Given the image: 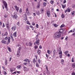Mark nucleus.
I'll return each mask as SVG.
<instances>
[{
    "label": "nucleus",
    "mask_w": 75,
    "mask_h": 75,
    "mask_svg": "<svg viewBox=\"0 0 75 75\" xmlns=\"http://www.w3.org/2000/svg\"><path fill=\"white\" fill-rule=\"evenodd\" d=\"M72 16H74L75 15V11H73L71 12Z\"/></svg>",
    "instance_id": "393cba45"
},
{
    "label": "nucleus",
    "mask_w": 75,
    "mask_h": 75,
    "mask_svg": "<svg viewBox=\"0 0 75 75\" xmlns=\"http://www.w3.org/2000/svg\"><path fill=\"white\" fill-rule=\"evenodd\" d=\"M63 8H64L66 7V4H62V5Z\"/></svg>",
    "instance_id": "f3484780"
},
{
    "label": "nucleus",
    "mask_w": 75,
    "mask_h": 75,
    "mask_svg": "<svg viewBox=\"0 0 75 75\" xmlns=\"http://www.w3.org/2000/svg\"><path fill=\"white\" fill-rule=\"evenodd\" d=\"M45 67H46V69L47 72H49V71H48V66H47V65H45Z\"/></svg>",
    "instance_id": "a211bd4d"
},
{
    "label": "nucleus",
    "mask_w": 75,
    "mask_h": 75,
    "mask_svg": "<svg viewBox=\"0 0 75 75\" xmlns=\"http://www.w3.org/2000/svg\"><path fill=\"white\" fill-rule=\"evenodd\" d=\"M23 61L24 62H28V59H25L24 60H23Z\"/></svg>",
    "instance_id": "b1692460"
},
{
    "label": "nucleus",
    "mask_w": 75,
    "mask_h": 75,
    "mask_svg": "<svg viewBox=\"0 0 75 75\" xmlns=\"http://www.w3.org/2000/svg\"><path fill=\"white\" fill-rule=\"evenodd\" d=\"M28 64V63H27V62H25V63H23V65H27Z\"/></svg>",
    "instance_id": "4c0bfd02"
},
{
    "label": "nucleus",
    "mask_w": 75,
    "mask_h": 75,
    "mask_svg": "<svg viewBox=\"0 0 75 75\" xmlns=\"http://www.w3.org/2000/svg\"><path fill=\"white\" fill-rule=\"evenodd\" d=\"M59 55H62V51H60L59 52Z\"/></svg>",
    "instance_id": "c756f323"
},
{
    "label": "nucleus",
    "mask_w": 75,
    "mask_h": 75,
    "mask_svg": "<svg viewBox=\"0 0 75 75\" xmlns=\"http://www.w3.org/2000/svg\"><path fill=\"white\" fill-rule=\"evenodd\" d=\"M17 24L18 25V26H20V23H19V22H18Z\"/></svg>",
    "instance_id": "a19ab883"
},
{
    "label": "nucleus",
    "mask_w": 75,
    "mask_h": 75,
    "mask_svg": "<svg viewBox=\"0 0 75 75\" xmlns=\"http://www.w3.org/2000/svg\"><path fill=\"white\" fill-rule=\"evenodd\" d=\"M16 56L17 57H19L20 56V51L18 50L17 52Z\"/></svg>",
    "instance_id": "7ed1b4c3"
},
{
    "label": "nucleus",
    "mask_w": 75,
    "mask_h": 75,
    "mask_svg": "<svg viewBox=\"0 0 75 75\" xmlns=\"http://www.w3.org/2000/svg\"><path fill=\"white\" fill-rule=\"evenodd\" d=\"M7 42L8 43H10L11 41H10V40H8Z\"/></svg>",
    "instance_id": "09e8293b"
},
{
    "label": "nucleus",
    "mask_w": 75,
    "mask_h": 75,
    "mask_svg": "<svg viewBox=\"0 0 75 75\" xmlns=\"http://www.w3.org/2000/svg\"><path fill=\"white\" fill-rule=\"evenodd\" d=\"M41 11L42 12V13H44V10L42 9H41Z\"/></svg>",
    "instance_id": "de8ad7c7"
},
{
    "label": "nucleus",
    "mask_w": 75,
    "mask_h": 75,
    "mask_svg": "<svg viewBox=\"0 0 75 75\" xmlns=\"http://www.w3.org/2000/svg\"><path fill=\"white\" fill-rule=\"evenodd\" d=\"M37 62V61L35 60V58H34L33 59V63H34V64H35V62Z\"/></svg>",
    "instance_id": "5701e85b"
},
{
    "label": "nucleus",
    "mask_w": 75,
    "mask_h": 75,
    "mask_svg": "<svg viewBox=\"0 0 75 75\" xmlns=\"http://www.w3.org/2000/svg\"><path fill=\"white\" fill-rule=\"evenodd\" d=\"M53 53L54 54H57V52H56V50L55 49H54L53 50Z\"/></svg>",
    "instance_id": "aec40b11"
},
{
    "label": "nucleus",
    "mask_w": 75,
    "mask_h": 75,
    "mask_svg": "<svg viewBox=\"0 0 75 75\" xmlns=\"http://www.w3.org/2000/svg\"><path fill=\"white\" fill-rule=\"evenodd\" d=\"M36 67H39V65H38V63H36Z\"/></svg>",
    "instance_id": "58836bf2"
},
{
    "label": "nucleus",
    "mask_w": 75,
    "mask_h": 75,
    "mask_svg": "<svg viewBox=\"0 0 75 75\" xmlns=\"http://www.w3.org/2000/svg\"><path fill=\"white\" fill-rule=\"evenodd\" d=\"M43 6H46V5H47V3L45 2H44L43 4Z\"/></svg>",
    "instance_id": "2f4dec72"
},
{
    "label": "nucleus",
    "mask_w": 75,
    "mask_h": 75,
    "mask_svg": "<svg viewBox=\"0 0 75 75\" xmlns=\"http://www.w3.org/2000/svg\"><path fill=\"white\" fill-rule=\"evenodd\" d=\"M55 27L57 28V27L58 26V25H57V24L55 23V24L53 25Z\"/></svg>",
    "instance_id": "a878e982"
},
{
    "label": "nucleus",
    "mask_w": 75,
    "mask_h": 75,
    "mask_svg": "<svg viewBox=\"0 0 75 75\" xmlns=\"http://www.w3.org/2000/svg\"><path fill=\"white\" fill-rule=\"evenodd\" d=\"M40 4H38L37 6V8H40Z\"/></svg>",
    "instance_id": "7c9ffc66"
},
{
    "label": "nucleus",
    "mask_w": 75,
    "mask_h": 75,
    "mask_svg": "<svg viewBox=\"0 0 75 75\" xmlns=\"http://www.w3.org/2000/svg\"><path fill=\"white\" fill-rule=\"evenodd\" d=\"M36 42L38 45H40V40L38 39L37 40H36Z\"/></svg>",
    "instance_id": "0eeeda50"
},
{
    "label": "nucleus",
    "mask_w": 75,
    "mask_h": 75,
    "mask_svg": "<svg viewBox=\"0 0 75 75\" xmlns=\"http://www.w3.org/2000/svg\"><path fill=\"white\" fill-rule=\"evenodd\" d=\"M32 25H35V23H34V22H32Z\"/></svg>",
    "instance_id": "79ce46f5"
},
{
    "label": "nucleus",
    "mask_w": 75,
    "mask_h": 75,
    "mask_svg": "<svg viewBox=\"0 0 75 75\" xmlns=\"http://www.w3.org/2000/svg\"><path fill=\"white\" fill-rule=\"evenodd\" d=\"M8 50L9 51V52H11V49H10V47H8Z\"/></svg>",
    "instance_id": "e433bc0d"
},
{
    "label": "nucleus",
    "mask_w": 75,
    "mask_h": 75,
    "mask_svg": "<svg viewBox=\"0 0 75 75\" xmlns=\"http://www.w3.org/2000/svg\"><path fill=\"white\" fill-rule=\"evenodd\" d=\"M35 13H36V14H37V15H40V11H36Z\"/></svg>",
    "instance_id": "9d476101"
},
{
    "label": "nucleus",
    "mask_w": 75,
    "mask_h": 75,
    "mask_svg": "<svg viewBox=\"0 0 75 75\" xmlns=\"http://www.w3.org/2000/svg\"><path fill=\"white\" fill-rule=\"evenodd\" d=\"M4 35H5L4 34H3V33L1 34V36H2V37H3V36H4Z\"/></svg>",
    "instance_id": "69168bd1"
},
{
    "label": "nucleus",
    "mask_w": 75,
    "mask_h": 75,
    "mask_svg": "<svg viewBox=\"0 0 75 75\" xmlns=\"http://www.w3.org/2000/svg\"><path fill=\"white\" fill-rule=\"evenodd\" d=\"M72 67H73V68H75V63H73L72 64Z\"/></svg>",
    "instance_id": "6ab92c4d"
},
{
    "label": "nucleus",
    "mask_w": 75,
    "mask_h": 75,
    "mask_svg": "<svg viewBox=\"0 0 75 75\" xmlns=\"http://www.w3.org/2000/svg\"><path fill=\"white\" fill-rule=\"evenodd\" d=\"M58 32V33H60V34H61V33H62L64 32V30L62 28L60 29L59 30V32Z\"/></svg>",
    "instance_id": "423d86ee"
},
{
    "label": "nucleus",
    "mask_w": 75,
    "mask_h": 75,
    "mask_svg": "<svg viewBox=\"0 0 75 75\" xmlns=\"http://www.w3.org/2000/svg\"><path fill=\"white\" fill-rule=\"evenodd\" d=\"M71 62H74V58H72Z\"/></svg>",
    "instance_id": "5fc2aeb1"
},
{
    "label": "nucleus",
    "mask_w": 75,
    "mask_h": 75,
    "mask_svg": "<svg viewBox=\"0 0 75 75\" xmlns=\"http://www.w3.org/2000/svg\"><path fill=\"white\" fill-rule=\"evenodd\" d=\"M4 35H6V36L8 35V33L7 32H6L4 34Z\"/></svg>",
    "instance_id": "c03bdc74"
},
{
    "label": "nucleus",
    "mask_w": 75,
    "mask_h": 75,
    "mask_svg": "<svg viewBox=\"0 0 75 75\" xmlns=\"http://www.w3.org/2000/svg\"><path fill=\"white\" fill-rule=\"evenodd\" d=\"M15 9L17 11H18L19 10V8L18 7H17V6H15Z\"/></svg>",
    "instance_id": "2eb2a0df"
},
{
    "label": "nucleus",
    "mask_w": 75,
    "mask_h": 75,
    "mask_svg": "<svg viewBox=\"0 0 75 75\" xmlns=\"http://www.w3.org/2000/svg\"><path fill=\"white\" fill-rule=\"evenodd\" d=\"M62 54H60L59 57L60 58H62Z\"/></svg>",
    "instance_id": "8fccbe9b"
},
{
    "label": "nucleus",
    "mask_w": 75,
    "mask_h": 75,
    "mask_svg": "<svg viewBox=\"0 0 75 75\" xmlns=\"http://www.w3.org/2000/svg\"><path fill=\"white\" fill-rule=\"evenodd\" d=\"M2 2L4 4L5 7H7V3H6V1H5L4 0Z\"/></svg>",
    "instance_id": "20e7f679"
},
{
    "label": "nucleus",
    "mask_w": 75,
    "mask_h": 75,
    "mask_svg": "<svg viewBox=\"0 0 75 75\" xmlns=\"http://www.w3.org/2000/svg\"><path fill=\"white\" fill-rule=\"evenodd\" d=\"M40 52H41V50H37V53L38 55H40Z\"/></svg>",
    "instance_id": "dca6fc26"
},
{
    "label": "nucleus",
    "mask_w": 75,
    "mask_h": 75,
    "mask_svg": "<svg viewBox=\"0 0 75 75\" xmlns=\"http://www.w3.org/2000/svg\"><path fill=\"white\" fill-rule=\"evenodd\" d=\"M38 62H39V63H40V62H41V60H40V59H38Z\"/></svg>",
    "instance_id": "864d4df0"
},
{
    "label": "nucleus",
    "mask_w": 75,
    "mask_h": 75,
    "mask_svg": "<svg viewBox=\"0 0 75 75\" xmlns=\"http://www.w3.org/2000/svg\"><path fill=\"white\" fill-rule=\"evenodd\" d=\"M33 43L31 42H29V46H32V44Z\"/></svg>",
    "instance_id": "bb28decb"
},
{
    "label": "nucleus",
    "mask_w": 75,
    "mask_h": 75,
    "mask_svg": "<svg viewBox=\"0 0 75 75\" xmlns=\"http://www.w3.org/2000/svg\"><path fill=\"white\" fill-rule=\"evenodd\" d=\"M5 27V25H4V24L3 23L2 25V27L3 28H4V27Z\"/></svg>",
    "instance_id": "3c124183"
},
{
    "label": "nucleus",
    "mask_w": 75,
    "mask_h": 75,
    "mask_svg": "<svg viewBox=\"0 0 75 75\" xmlns=\"http://www.w3.org/2000/svg\"><path fill=\"white\" fill-rule=\"evenodd\" d=\"M57 51L58 52H59V51H61V47H58L57 50Z\"/></svg>",
    "instance_id": "ddd939ff"
},
{
    "label": "nucleus",
    "mask_w": 75,
    "mask_h": 75,
    "mask_svg": "<svg viewBox=\"0 0 75 75\" xmlns=\"http://www.w3.org/2000/svg\"><path fill=\"white\" fill-rule=\"evenodd\" d=\"M39 48L40 49H42V47L41 46V45H40L39 46Z\"/></svg>",
    "instance_id": "6e6d98bb"
},
{
    "label": "nucleus",
    "mask_w": 75,
    "mask_h": 75,
    "mask_svg": "<svg viewBox=\"0 0 75 75\" xmlns=\"http://www.w3.org/2000/svg\"><path fill=\"white\" fill-rule=\"evenodd\" d=\"M4 40H7V36H6L4 38Z\"/></svg>",
    "instance_id": "4d7b16f0"
},
{
    "label": "nucleus",
    "mask_w": 75,
    "mask_h": 75,
    "mask_svg": "<svg viewBox=\"0 0 75 75\" xmlns=\"http://www.w3.org/2000/svg\"><path fill=\"white\" fill-rule=\"evenodd\" d=\"M66 2H67V1H66V0H64L63 1V4H65Z\"/></svg>",
    "instance_id": "603ef678"
},
{
    "label": "nucleus",
    "mask_w": 75,
    "mask_h": 75,
    "mask_svg": "<svg viewBox=\"0 0 75 75\" xmlns=\"http://www.w3.org/2000/svg\"><path fill=\"white\" fill-rule=\"evenodd\" d=\"M2 23L1 22H0V26H1L2 25Z\"/></svg>",
    "instance_id": "e2e57ef3"
},
{
    "label": "nucleus",
    "mask_w": 75,
    "mask_h": 75,
    "mask_svg": "<svg viewBox=\"0 0 75 75\" xmlns=\"http://www.w3.org/2000/svg\"><path fill=\"white\" fill-rule=\"evenodd\" d=\"M75 73L73 72L72 73V75H75Z\"/></svg>",
    "instance_id": "774afa93"
},
{
    "label": "nucleus",
    "mask_w": 75,
    "mask_h": 75,
    "mask_svg": "<svg viewBox=\"0 0 75 75\" xmlns=\"http://www.w3.org/2000/svg\"><path fill=\"white\" fill-rule=\"evenodd\" d=\"M10 70V71H11V72H13V69H9Z\"/></svg>",
    "instance_id": "680f3d73"
},
{
    "label": "nucleus",
    "mask_w": 75,
    "mask_h": 75,
    "mask_svg": "<svg viewBox=\"0 0 75 75\" xmlns=\"http://www.w3.org/2000/svg\"><path fill=\"white\" fill-rule=\"evenodd\" d=\"M72 32H73V31H72V30H71L68 32V33H72Z\"/></svg>",
    "instance_id": "13d9d810"
},
{
    "label": "nucleus",
    "mask_w": 75,
    "mask_h": 75,
    "mask_svg": "<svg viewBox=\"0 0 75 75\" xmlns=\"http://www.w3.org/2000/svg\"><path fill=\"white\" fill-rule=\"evenodd\" d=\"M6 26H9V23H8L7 22L6 24Z\"/></svg>",
    "instance_id": "f704fd0d"
},
{
    "label": "nucleus",
    "mask_w": 75,
    "mask_h": 75,
    "mask_svg": "<svg viewBox=\"0 0 75 75\" xmlns=\"http://www.w3.org/2000/svg\"><path fill=\"white\" fill-rule=\"evenodd\" d=\"M23 69L24 71H27L28 70V69L24 65L23 66Z\"/></svg>",
    "instance_id": "f03ea898"
},
{
    "label": "nucleus",
    "mask_w": 75,
    "mask_h": 75,
    "mask_svg": "<svg viewBox=\"0 0 75 75\" xmlns=\"http://www.w3.org/2000/svg\"><path fill=\"white\" fill-rule=\"evenodd\" d=\"M8 40H10V37H8V38H7Z\"/></svg>",
    "instance_id": "052dcab7"
},
{
    "label": "nucleus",
    "mask_w": 75,
    "mask_h": 75,
    "mask_svg": "<svg viewBox=\"0 0 75 75\" xmlns=\"http://www.w3.org/2000/svg\"><path fill=\"white\" fill-rule=\"evenodd\" d=\"M6 27L7 28V29H8V30H9V28H10V25L6 26Z\"/></svg>",
    "instance_id": "ea45409f"
},
{
    "label": "nucleus",
    "mask_w": 75,
    "mask_h": 75,
    "mask_svg": "<svg viewBox=\"0 0 75 75\" xmlns=\"http://www.w3.org/2000/svg\"><path fill=\"white\" fill-rule=\"evenodd\" d=\"M26 29H30V28H29V26L27 25L26 26Z\"/></svg>",
    "instance_id": "a18cd8bd"
},
{
    "label": "nucleus",
    "mask_w": 75,
    "mask_h": 75,
    "mask_svg": "<svg viewBox=\"0 0 75 75\" xmlns=\"http://www.w3.org/2000/svg\"><path fill=\"white\" fill-rule=\"evenodd\" d=\"M12 17L13 18H15V19H17V15L15 14L12 16Z\"/></svg>",
    "instance_id": "1a4fd4ad"
},
{
    "label": "nucleus",
    "mask_w": 75,
    "mask_h": 75,
    "mask_svg": "<svg viewBox=\"0 0 75 75\" xmlns=\"http://www.w3.org/2000/svg\"><path fill=\"white\" fill-rule=\"evenodd\" d=\"M6 41H7V40H3L1 41V42L2 43V44H6Z\"/></svg>",
    "instance_id": "4468645a"
},
{
    "label": "nucleus",
    "mask_w": 75,
    "mask_h": 75,
    "mask_svg": "<svg viewBox=\"0 0 75 75\" xmlns=\"http://www.w3.org/2000/svg\"><path fill=\"white\" fill-rule=\"evenodd\" d=\"M64 26H65V25L64 24H62L61 25V26H60V28H62L63 27H64Z\"/></svg>",
    "instance_id": "473e14b6"
},
{
    "label": "nucleus",
    "mask_w": 75,
    "mask_h": 75,
    "mask_svg": "<svg viewBox=\"0 0 75 75\" xmlns=\"http://www.w3.org/2000/svg\"><path fill=\"white\" fill-rule=\"evenodd\" d=\"M16 27H13L11 29L13 30V31H15L16 30Z\"/></svg>",
    "instance_id": "9b49d317"
},
{
    "label": "nucleus",
    "mask_w": 75,
    "mask_h": 75,
    "mask_svg": "<svg viewBox=\"0 0 75 75\" xmlns=\"http://www.w3.org/2000/svg\"><path fill=\"white\" fill-rule=\"evenodd\" d=\"M61 17H62V18H64V17H65V16H64V14H62L61 15Z\"/></svg>",
    "instance_id": "c85d7f7f"
},
{
    "label": "nucleus",
    "mask_w": 75,
    "mask_h": 75,
    "mask_svg": "<svg viewBox=\"0 0 75 75\" xmlns=\"http://www.w3.org/2000/svg\"><path fill=\"white\" fill-rule=\"evenodd\" d=\"M13 35L15 37H17V32H15V33H14L13 34Z\"/></svg>",
    "instance_id": "f8f14e48"
},
{
    "label": "nucleus",
    "mask_w": 75,
    "mask_h": 75,
    "mask_svg": "<svg viewBox=\"0 0 75 75\" xmlns=\"http://www.w3.org/2000/svg\"><path fill=\"white\" fill-rule=\"evenodd\" d=\"M50 11H48L47 12V16L48 17H50V16L51 15H50Z\"/></svg>",
    "instance_id": "39448f33"
},
{
    "label": "nucleus",
    "mask_w": 75,
    "mask_h": 75,
    "mask_svg": "<svg viewBox=\"0 0 75 75\" xmlns=\"http://www.w3.org/2000/svg\"><path fill=\"white\" fill-rule=\"evenodd\" d=\"M46 56L47 58H48V54H46Z\"/></svg>",
    "instance_id": "338daca9"
},
{
    "label": "nucleus",
    "mask_w": 75,
    "mask_h": 75,
    "mask_svg": "<svg viewBox=\"0 0 75 75\" xmlns=\"http://www.w3.org/2000/svg\"><path fill=\"white\" fill-rule=\"evenodd\" d=\"M61 34L60 33L57 32L54 34L53 37L54 38H58L61 37Z\"/></svg>",
    "instance_id": "f257e3e1"
},
{
    "label": "nucleus",
    "mask_w": 75,
    "mask_h": 75,
    "mask_svg": "<svg viewBox=\"0 0 75 75\" xmlns=\"http://www.w3.org/2000/svg\"><path fill=\"white\" fill-rule=\"evenodd\" d=\"M38 48V47H37V45H35V50H36V49H37Z\"/></svg>",
    "instance_id": "49530a36"
},
{
    "label": "nucleus",
    "mask_w": 75,
    "mask_h": 75,
    "mask_svg": "<svg viewBox=\"0 0 75 75\" xmlns=\"http://www.w3.org/2000/svg\"><path fill=\"white\" fill-rule=\"evenodd\" d=\"M16 68L18 69H20L21 68V65L18 66L16 67Z\"/></svg>",
    "instance_id": "6e6552de"
},
{
    "label": "nucleus",
    "mask_w": 75,
    "mask_h": 75,
    "mask_svg": "<svg viewBox=\"0 0 75 75\" xmlns=\"http://www.w3.org/2000/svg\"><path fill=\"white\" fill-rule=\"evenodd\" d=\"M50 2V3L52 4H54V0H51Z\"/></svg>",
    "instance_id": "412c9836"
},
{
    "label": "nucleus",
    "mask_w": 75,
    "mask_h": 75,
    "mask_svg": "<svg viewBox=\"0 0 75 75\" xmlns=\"http://www.w3.org/2000/svg\"><path fill=\"white\" fill-rule=\"evenodd\" d=\"M47 53H48L49 54H51V52H50V50H47Z\"/></svg>",
    "instance_id": "72a5a7b5"
},
{
    "label": "nucleus",
    "mask_w": 75,
    "mask_h": 75,
    "mask_svg": "<svg viewBox=\"0 0 75 75\" xmlns=\"http://www.w3.org/2000/svg\"><path fill=\"white\" fill-rule=\"evenodd\" d=\"M36 27H37V28H38V27H39L38 25V24H36Z\"/></svg>",
    "instance_id": "bf43d9fd"
},
{
    "label": "nucleus",
    "mask_w": 75,
    "mask_h": 75,
    "mask_svg": "<svg viewBox=\"0 0 75 75\" xmlns=\"http://www.w3.org/2000/svg\"><path fill=\"white\" fill-rule=\"evenodd\" d=\"M2 68L4 70H5V67H4V66H2Z\"/></svg>",
    "instance_id": "0e129e2a"
},
{
    "label": "nucleus",
    "mask_w": 75,
    "mask_h": 75,
    "mask_svg": "<svg viewBox=\"0 0 75 75\" xmlns=\"http://www.w3.org/2000/svg\"><path fill=\"white\" fill-rule=\"evenodd\" d=\"M64 60L63 59H62L61 60V63L62 64V65H63V64H64Z\"/></svg>",
    "instance_id": "cd10ccee"
},
{
    "label": "nucleus",
    "mask_w": 75,
    "mask_h": 75,
    "mask_svg": "<svg viewBox=\"0 0 75 75\" xmlns=\"http://www.w3.org/2000/svg\"><path fill=\"white\" fill-rule=\"evenodd\" d=\"M5 64L6 65H7V60H5Z\"/></svg>",
    "instance_id": "c9c22d12"
},
{
    "label": "nucleus",
    "mask_w": 75,
    "mask_h": 75,
    "mask_svg": "<svg viewBox=\"0 0 75 75\" xmlns=\"http://www.w3.org/2000/svg\"><path fill=\"white\" fill-rule=\"evenodd\" d=\"M66 10L67 11H68L69 13L71 11V9H69V8H68Z\"/></svg>",
    "instance_id": "4be33fe9"
},
{
    "label": "nucleus",
    "mask_w": 75,
    "mask_h": 75,
    "mask_svg": "<svg viewBox=\"0 0 75 75\" xmlns=\"http://www.w3.org/2000/svg\"><path fill=\"white\" fill-rule=\"evenodd\" d=\"M19 12L20 13H21L22 12V9L20 8L19 10Z\"/></svg>",
    "instance_id": "37998d69"
}]
</instances>
